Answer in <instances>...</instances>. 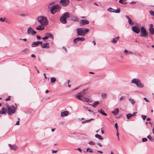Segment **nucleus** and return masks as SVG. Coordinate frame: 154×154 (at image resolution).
<instances>
[{
  "label": "nucleus",
  "instance_id": "f257e3e1",
  "mask_svg": "<svg viewBox=\"0 0 154 154\" xmlns=\"http://www.w3.org/2000/svg\"><path fill=\"white\" fill-rule=\"evenodd\" d=\"M37 21L40 24L46 26L48 24L47 18L43 16H39L37 18Z\"/></svg>",
  "mask_w": 154,
  "mask_h": 154
},
{
  "label": "nucleus",
  "instance_id": "f03ea898",
  "mask_svg": "<svg viewBox=\"0 0 154 154\" xmlns=\"http://www.w3.org/2000/svg\"><path fill=\"white\" fill-rule=\"evenodd\" d=\"M89 29L87 28H78L77 29V35L84 36L85 34L89 32Z\"/></svg>",
  "mask_w": 154,
  "mask_h": 154
},
{
  "label": "nucleus",
  "instance_id": "7ed1b4c3",
  "mask_svg": "<svg viewBox=\"0 0 154 154\" xmlns=\"http://www.w3.org/2000/svg\"><path fill=\"white\" fill-rule=\"evenodd\" d=\"M61 8V7L59 6V5L56 4L52 7H50V10L51 13L52 14H54L56 12L60 11V10Z\"/></svg>",
  "mask_w": 154,
  "mask_h": 154
},
{
  "label": "nucleus",
  "instance_id": "20e7f679",
  "mask_svg": "<svg viewBox=\"0 0 154 154\" xmlns=\"http://www.w3.org/2000/svg\"><path fill=\"white\" fill-rule=\"evenodd\" d=\"M131 82L135 84L139 88H143L144 86L143 84L141 83L140 80L139 79H134L131 81Z\"/></svg>",
  "mask_w": 154,
  "mask_h": 154
},
{
  "label": "nucleus",
  "instance_id": "39448f33",
  "mask_svg": "<svg viewBox=\"0 0 154 154\" xmlns=\"http://www.w3.org/2000/svg\"><path fill=\"white\" fill-rule=\"evenodd\" d=\"M69 17V14L66 12L63 14L60 18V22L63 23L65 24L66 23V19Z\"/></svg>",
  "mask_w": 154,
  "mask_h": 154
},
{
  "label": "nucleus",
  "instance_id": "423d86ee",
  "mask_svg": "<svg viewBox=\"0 0 154 154\" xmlns=\"http://www.w3.org/2000/svg\"><path fill=\"white\" fill-rule=\"evenodd\" d=\"M140 36L144 38H147L148 37V33L144 27L142 26L140 28Z\"/></svg>",
  "mask_w": 154,
  "mask_h": 154
},
{
  "label": "nucleus",
  "instance_id": "0eeeda50",
  "mask_svg": "<svg viewBox=\"0 0 154 154\" xmlns=\"http://www.w3.org/2000/svg\"><path fill=\"white\" fill-rule=\"evenodd\" d=\"M8 113L10 115L14 113L15 112V109H16L14 106H8L7 107Z\"/></svg>",
  "mask_w": 154,
  "mask_h": 154
},
{
  "label": "nucleus",
  "instance_id": "6e6552de",
  "mask_svg": "<svg viewBox=\"0 0 154 154\" xmlns=\"http://www.w3.org/2000/svg\"><path fill=\"white\" fill-rule=\"evenodd\" d=\"M85 90H83L82 91L78 93L75 95V96L78 100H80L82 98L81 97H82L84 95H85Z\"/></svg>",
  "mask_w": 154,
  "mask_h": 154
},
{
  "label": "nucleus",
  "instance_id": "1a4fd4ad",
  "mask_svg": "<svg viewBox=\"0 0 154 154\" xmlns=\"http://www.w3.org/2000/svg\"><path fill=\"white\" fill-rule=\"evenodd\" d=\"M36 33V32L30 26L28 28L27 31V34L28 35H35Z\"/></svg>",
  "mask_w": 154,
  "mask_h": 154
},
{
  "label": "nucleus",
  "instance_id": "9d476101",
  "mask_svg": "<svg viewBox=\"0 0 154 154\" xmlns=\"http://www.w3.org/2000/svg\"><path fill=\"white\" fill-rule=\"evenodd\" d=\"M69 2L68 0H60V3L63 7H66L69 4Z\"/></svg>",
  "mask_w": 154,
  "mask_h": 154
},
{
  "label": "nucleus",
  "instance_id": "9b49d317",
  "mask_svg": "<svg viewBox=\"0 0 154 154\" xmlns=\"http://www.w3.org/2000/svg\"><path fill=\"white\" fill-rule=\"evenodd\" d=\"M85 39L84 37H77L73 39V42L74 44H76L79 41L83 42L85 41Z\"/></svg>",
  "mask_w": 154,
  "mask_h": 154
},
{
  "label": "nucleus",
  "instance_id": "f8f14e48",
  "mask_svg": "<svg viewBox=\"0 0 154 154\" xmlns=\"http://www.w3.org/2000/svg\"><path fill=\"white\" fill-rule=\"evenodd\" d=\"M132 31L137 34L140 32V28L137 26H134L132 27Z\"/></svg>",
  "mask_w": 154,
  "mask_h": 154
},
{
  "label": "nucleus",
  "instance_id": "ddd939ff",
  "mask_svg": "<svg viewBox=\"0 0 154 154\" xmlns=\"http://www.w3.org/2000/svg\"><path fill=\"white\" fill-rule=\"evenodd\" d=\"M149 30L152 35H154V28H153L152 24H150L149 25Z\"/></svg>",
  "mask_w": 154,
  "mask_h": 154
},
{
  "label": "nucleus",
  "instance_id": "4468645a",
  "mask_svg": "<svg viewBox=\"0 0 154 154\" xmlns=\"http://www.w3.org/2000/svg\"><path fill=\"white\" fill-rule=\"evenodd\" d=\"M89 21L86 19L82 20L80 21V25L81 26L88 24L89 23Z\"/></svg>",
  "mask_w": 154,
  "mask_h": 154
},
{
  "label": "nucleus",
  "instance_id": "2eb2a0df",
  "mask_svg": "<svg viewBox=\"0 0 154 154\" xmlns=\"http://www.w3.org/2000/svg\"><path fill=\"white\" fill-rule=\"evenodd\" d=\"M44 26H45L44 25H42V24H40V25L37 26L36 27L35 29L37 30H43L45 28Z\"/></svg>",
  "mask_w": 154,
  "mask_h": 154
},
{
  "label": "nucleus",
  "instance_id": "dca6fc26",
  "mask_svg": "<svg viewBox=\"0 0 154 154\" xmlns=\"http://www.w3.org/2000/svg\"><path fill=\"white\" fill-rule=\"evenodd\" d=\"M41 47L42 48H48L50 47L49 43H46L43 44L41 46Z\"/></svg>",
  "mask_w": 154,
  "mask_h": 154
},
{
  "label": "nucleus",
  "instance_id": "f3484780",
  "mask_svg": "<svg viewBox=\"0 0 154 154\" xmlns=\"http://www.w3.org/2000/svg\"><path fill=\"white\" fill-rule=\"evenodd\" d=\"M69 114V112L68 111H64L61 113V116L62 117L65 116H67Z\"/></svg>",
  "mask_w": 154,
  "mask_h": 154
},
{
  "label": "nucleus",
  "instance_id": "a211bd4d",
  "mask_svg": "<svg viewBox=\"0 0 154 154\" xmlns=\"http://www.w3.org/2000/svg\"><path fill=\"white\" fill-rule=\"evenodd\" d=\"M124 52L125 54H134V53L133 52L130 51H128L126 49H125L124 51Z\"/></svg>",
  "mask_w": 154,
  "mask_h": 154
},
{
  "label": "nucleus",
  "instance_id": "6ab92c4d",
  "mask_svg": "<svg viewBox=\"0 0 154 154\" xmlns=\"http://www.w3.org/2000/svg\"><path fill=\"white\" fill-rule=\"evenodd\" d=\"M38 41L34 42L32 43L31 46L32 47H35L38 46Z\"/></svg>",
  "mask_w": 154,
  "mask_h": 154
},
{
  "label": "nucleus",
  "instance_id": "aec40b11",
  "mask_svg": "<svg viewBox=\"0 0 154 154\" xmlns=\"http://www.w3.org/2000/svg\"><path fill=\"white\" fill-rule=\"evenodd\" d=\"M9 146L11 149L15 150L17 148V146L14 145L9 144Z\"/></svg>",
  "mask_w": 154,
  "mask_h": 154
},
{
  "label": "nucleus",
  "instance_id": "412c9836",
  "mask_svg": "<svg viewBox=\"0 0 154 154\" xmlns=\"http://www.w3.org/2000/svg\"><path fill=\"white\" fill-rule=\"evenodd\" d=\"M45 35H47V37H48V38H50L53 39L54 38V37L53 35L50 33H47L45 34Z\"/></svg>",
  "mask_w": 154,
  "mask_h": 154
},
{
  "label": "nucleus",
  "instance_id": "4be33fe9",
  "mask_svg": "<svg viewBox=\"0 0 154 154\" xmlns=\"http://www.w3.org/2000/svg\"><path fill=\"white\" fill-rule=\"evenodd\" d=\"M99 101H96L94 102L92 104H91V105L94 108H95L96 107V105H97L99 103Z\"/></svg>",
  "mask_w": 154,
  "mask_h": 154
},
{
  "label": "nucleus",
  "instance_id": "5701e85b",
  "mask_svg": "<svg viewBox=\"0 0 154 154\" xmlns=\"http://www.w3.org/2000/svg\"><path fill=\"white\" fill-rule=\"evenodd\" d=\"M81 100L83 102H89L90 100L88 98L84 97L83 98H82L81 100Z\"/></svg>",
  "mask_w": 154,
  "mask_h": 154
},
{
  "label": "nucleus",
  "instance_id": "b1692460",
  "mask_svg": "<svg viewBox=\"0 0 154 154\" xmlns=\"http://www.w3.org/2000/svg\"><path fill=\"white\" fill-rule=\"evenodd\" d=\"M119 112V109L118 108L116 109L115 110L113 111L112 112L115 115H117Z\"/></svg>",
  "mask_w": 154,
  "mask_h": 154
},
{
  "label": "nucleus",
  "instance_id": "393cba45",
  "mask_svg": "<svg viewBox=\"0 0 154 154\" xmlns=\"http://www.w3.org/2000/svg\"><path fill=\"white\" fill-rule=\"evenodd\" d=\"M98 112L100 113L102 115H104L105 116H107V114L105 113L104 111L102 109H100V110H98Z\"/></svg>",
  "mask_w": 154,
  "mask_h": 154
},
{
  "label": "nucleus",
  "instance_id": "a878e982",
  "mask_svg": "<svg viewBox=\"0 0 154 154\" xmlns=\"http://www.w3.org/2000/svg\"><path fill=\"white\" fill-rule=\"evenodd\" d=\"M95 137L96 138H98L100 140H103V138L101 137V136L98 134H96L95 135Z\"/></svg>",
  "mask_w": 154,
  "mask_h": 154
},
{
  "label": "nucleus",
  "instance_id": "bb28decb",
  "mask_svg": "<svg viewBox=\"0 0 154 154\" xmlns=\"http://www.w3.org/2000/svg\"><path fill=\"white\" fill-rule=\"evenodd\" d=\"M147 138H148L151 141L154 142V137L153 138L150 135H148Z\"/></svg>",
  "mask_w": 154,
  "mask_h": 154
},
{
  "label": "nucleus",
  "instance_id": "cd10ccee",
  "mask_svg": "<svg viewBox=\"0 0 154 154\" xmlns=\"http://www.w3.org/2000/svg\"><path fill=\"white\" fill-rule=\"evenodd\" d=\"M129 101L133 105H134L135 103V101L132 99L129 98Z\"/></svg>",
  "mask_w": 154,
  "mask_h": 154
},
{
  "label": "nucleus",
  "instance_id": "c85d7f7f",
  "mask_svg": "<svg viewBox=\"0 0 154 154\" xmlns=\"http://www.w3.org/2000/svg\"><path fill=\"white\" fill-rule=\"evenodd\" d=\"M51 83H54L56 81V79L54 77H52L51 78Z\"/></svg>",
  "mask_w": 154,
  "mask_h": 154
},
{
  "label": "nucleus",
  "instance_id": "c756f323",
  "mask_svg": "<svg viewBox=\"0 0 154 154\" xmlns=\"http://www.w3.org/2000/svg\"><path fill=\"white\" fill-rule=\"evenodd\" d=\"M6 109L5 108V107L2 108V114H5L6 113Z\"/></svg>",
  "mask_w": 154,
  "mask_h": 154
},
{
  "label": "nucleus",
  "instance_id": "7c9ffc66",
  "mask_svg": "<svg viewBox=\"0 0 154 154\" xmlns=\"http://www.w3.org/2000/svg\"><path fill=\"white\" fill-rule=\"evenodd\" d=\"M114 10L115 9H113L112 8L110 7V8H108L107 9V11H109V12H110L114 13Z\"/></svg>",
  "mask_w": 154,
  "mask_h": 154
},
{
  "label": "nucleus",
  "instance_id": "2f4dec72",
  "mask_svg": "<svg viewBox=\"0 0 154 154\" xmlns=\"http://www.w3.org/2000/svg\"><path fill=\"white\" fill-rule=\"evenodd\" d=\"M127 116V118L128 119H130L131 118L132 116L131 114L129 113L126 115Z\"/></svg>",
  "mask_w": 154,
  "mask_h": 154
},
{
  "label": "nucleus",
  "instance_id": "473e14b6",
  "mask_svg": "<svg viewBox=\"0 0 154 154\" xmlns=\"http://www.w3.org/2000/svg\"><path fill=\"white\" fill-rule=\"evenodd\" d=\"M128 22L129 24L131 25V26H132L134 24V23L132 21V20H131V19H129L128 20Z\"/></svg>",
  "mask_w": 154,
  "mask_h": 154
},
{
  "label": "nucleus",
  "instance_id": "72a5a7b5",
  "mask_svg": "<svg viewBox=\"0 0 154 154\" xmlns=\"http://www.w3.org/2000/svg\"><path fill=\"white\" fill-rule=\"evenodd\" d=\"M117 40L115 38H113L112 40L111 41V42L112 43L115 44L117 42Z\"/></svg>",
  "mask_w": 154,
  "mask_h": 154
},
{
  "label": "nucleus",
  "instance_id": "f704fd0d",
  "mask_svg": "<svg viewBox=\"0 0 154 154\" xmlns=\"http://www.w3.org/2000/svg\"><path fill=\"white\" fill-rule=\"evenodd\" d=\"M120 12V11L119 8H117V9L116 10H114V13H119Z\"/></svg>",
  "mask_w": 154,
  "mask_h": 154
},
{
  "label": "nucleus",
  "instance_id": "c9c22d12",
  "mask_svg": "<svg viewBox=\"0 0 154 154\" xmlns=\"http://www.w3.org/2000/svg\"><path fill=\"white\" fill-rule=\"evenodd\" d=\"M88 150H89V151H88V152H91V153H92L93 152V151L92 150V149H91L90 148H87V149H86V151L87 152H88Z\"/></svg>",
  "mask_w": 154,
  "mask_h": 154
},
{
  "label": "nucleus",
  "instance_id": "e433bc0d",
  "mask_svg": "<svg viewBox=\"0 0 154 154\" xmlns=\"http://www.w3.org/2000/svg\"><path fill=\"white\" fill-rule=\"evenodd\" d=\"M88 144L91 145H94L95 144V143L93 141H90L88 143Z\"/></svg>",
  "mask_w": 154,
  "mask_h": 154
},
{
  "label": "nucleus",
  "instance_id": "4c0bfd02",
  "mask_svg": "<svg viewBox=\"0 0 154 154\" xmlns=\"http://www.w3.org/2000/svg\"><path fill=\"white\" fill-rule=\"evenodd\" d=\"M101 97L103 99L105 98L106 97V95L105 94H103L101 95Z\"/></svg>",
  "mask_w": 154,
  "mask_h": 154
},
{
  "label": "nucleus",
  "instance_id": "58836bf2",
  "mask_svg": "<svg viewBox=\"0 0 154 154\" xmlns=\"http://www.w3.org/2000/svg\"><path fill=\"white\" fill-rule=\"evenodd\" d=\"M149 13L152 16L154 17V11L152 10H150L149 11Z\"/></svg>",
  "mask_w": 154,
  "mask_h": 154
},
{
  "label": "nucleus",
  "instance_id": "ea45409f",
  "mask_svg": "<svg viewBox=\"0 0 154 154\" xmlns=\"http://www.w3.org/2000/svg\"><path fill=\"white\" fill-rule=\"evenodd\" d=\"M148 140L146 138H143L142 139V142H146Z\"/></svg>",
  "mask_w": 154,
  "mask_h": 154
},
{
  "label": "nucleus",
  "instance_id": "a19ab883",
  "mask_svg": "<svg viewBox=\"0 0 154 154\" xmlns=\"http://www.w3.org/2000/svg\"><path fill=\"white\" fill-rule=\"evenodd\" d=\"M5 18H3L2 17H1L0 18V21H1L2 22H5Z\"/></svg>",
  "mask_w": 154,
  "mask_h": 154
},
{
  "label": "nucleus",
  "instance_id": "79ce46f5",
  "mask_svg": "<svg viewBox=\"0 0 154 154\" xmlns=\"http://www.w3.org/2000/svg\"><path fill=\"white\" fill-rule=\"evenodd\" d=\"M141 117L143 120H145L146 118V116L145 115H142L141 116Z\"/></svg>",
  "mask_w": 154,
  "mask_h": 154
},
{
  "label": "nucleus",
  "instance_id": "37998d69",
  "mask_svg": "<svg viewBox=\"0 0 154 154\" xmlns=\"http://www.w3.org/2000/svg\"><path fill=\"white\" fill-rule=\"evenodd\" d=\"M125 99V97L124 96L121 97L120 98V100H123Z\"/></svg>",
  "mask_w": 154,
  "mask_h": 154
},
{
  "label": "nucleus",
  "instance_id": "c03bdc74",
  "mask_svg": "<svg viewBox=\"0 0 154 154\" xmlns=\"http://www.w3.org/2000/svg\"><path fill=\"white\" fill-rule=\"evenodd\" d=\"M89 120H88L83 121L82 122V124L85 123L87 122H89Z\"/></svg>",
  "mask_w": 154,
  "mask_h": 154
},
{
  "label": "nucleus",
  "instance_id": "a18cd8bd",
  "mask_svg": "<svg viewBox=\"0 0 154 154\" xmlns=\"http://www.w3.org/2000/svg\"><path fill=\"white\" fill-rule=\"evenodd\" d=\"M11 99V96H9L5 100L6 101H8L9 100Z\"/></svg>",
  "mask_w": 154,
  "mask_h": 154
},
{
  "label": "nucleus",
  "instance_id": "49530a36",
  "mask_svg": "<svg viewBox=\"0 0 154 154\" xmlns=\"http://www.w3.org/2000/svg\"><path fill=\"white\" fill-rule=\"evenodd\" d=\"M115 126L116 128V129H117V130L118 129V126L117 125V123H116L115 124Z\"/></svg>",
  "mask_w": 154,
  "mask_h": 154
},
{
  "label": "nucleus",
  "instance_id": "de8ad7c7",
  "mask_svg": "<svg viewBox=\"0 0 154 154\" xmlns=\"http://www.w3.org/2000/svg\"><path fill=\"white\" fill-rule=\"evenodd\" d=\"M42 39L43 40H46L48 39V37H47V35H46L45 37L42 38Z\"/></svg>",
  "mask_w": 154,
  "mask_h": 154
},
{
  "label": "nucleus",
  "instance_id": "09e8293b",
  "mask_svg": "<svg viewBox=\"0 0 154 154\" xmlns=\"http://www.w3.org/2000/svg\"><path fill=\"white\" fill-rule=\"evenodd\" d=\"M77 150L79 151L80 152H82V149L80 148H79L78 149H76Z\"/></svg>",
  "mask_w": 154,
  "mask_h": 154
},
{
  "label": "nucleus",
  "instance_id": "8fccbe9b",
  "mask_svg": "<svg viewBox=\"0 0 154 154\" xmlns=\"http://www.w3.org/2000/svg\"><path fill=\"white\" fill-rule=\"evenodd\" d=\"M62 48L66 52H67V49L65 47L63 46L62 47Z\"/></svg>",
  "mask_w": 154,
  "mask_h": 154
},
{
  "label": "nucleus",
  "instance_id": "3c124183",
  "mask_svg": "<svg viewBox=\"0 0 154 154\" xmlns=\"http://www.w3.org/2000/svg\"><path fill=\"white\" fill-rule=\"evenodd\" d=\"M20 125L19 120L15 124L16 125Z\"/></svg>",
  "mask_w": 154,
  "mask_h": 154
},
{
  "label": "nucleus",
  "instance_id": "603ef678",
  "mask_svg": "<svg viewBox=\"0 0 154 154\" xmlns=\"http://www.w3.org/2000/svg\"><path fill=\"white\" fill-rule=\"evenodd\" d=\"M137 113V112H134V113H133V114H131L132 116H135V115Z\"/></svg>",
  "mask_w": 154,
  "mask_h": 154
},
{
  "label": "nucleus",
  "instance_id": "864d4df0",
  "mask_svg": "<svg viewBox=\"0 0 154 154\" xmlns=\"http://www.w3.org/2000/svg\"><path fill=\"white\" fill-rule=\"evenodd\" d=\"M36 37H37V39H38V40H40L41 39V37L40 36H38V35H37L36 36Z\"/></svg>",
  "mask_w": 154,
  "mask_h": 154
},
{
  "label": "nucleus",
  "instance_id": "5fc2aeb1",
  "mask_svg": "<svg viewBox=\"0 0 154 154\" xmlns=\"http://www.w3.org/2000/svg\"><path fill=\"white\" fill-rule=\"evenodd\" d=\"M144 100H145L147 102H149V101L148 100L146 97H144Z\"/></svg>",
  "mask_w": 154,
  "mask_h": 154
},
{
  "label": "nucleus",
  "instance_id": "6e6d98bb",
  "mask_svg": "<svg viewBox=\"0 0 154 154\" xmlns=\"http://www.w3.org/2000/svg\"><path fill=\"white\" fill-rule=\"evenodd\" d=\"M126 18L128 19V20L129 19H130V17H129V16L128 15H126L125 16Z\"/></svg>",
  "mask_w": 154,
  "mask_h": 154
},
{
  "label": "nucleus",
  "instance_id": "4d7b16f0",
  "mask_svg": "<svg viewBox=\"0 0 154 154\" xmlns=\"http://www.w3.org/2000/svg\"><path fill=\"white\" fill-rule=\"evenodd\" d=\"M52 153H56L57 152V151L52 150Z\"/></svg>",
  "mask_w": 154,
  "mask_h": 154
},
{
  "label": "nucleus",
  "instance_id": "13d9d810",
  "mask_svg": "<svg viewBox=\"0 0 154 154\" xmlns=\"http://www.w3.org/2000/svg\"><path fill=\"white\" fill-rule=\"evenodd\" d=\"M97 144L100 147H102V145L100 143H97Z\"/></svg>",
  "mask_w": 154,
  "mask_h": 154
},
{
  "label": "nucleus",
  "instance_id": "bf43d9fd",
  "mask_svg": "<svg viewBox=\"0 0 154 154\" xmlns=\"http://www.w3.org/2000/svg\"><path fill=\"white\" fill-rule=\"evenodd\" d=\"M75 21L76 22V21H79V19L78 17H75Z\"/></svg>",
  "mask_w": 154,
  "mask_h": 154
},
{
  "label": "nucleus",
  "instance_id": "052dcab7",
  "mask_svg": "<svg viewBox=\"0 0 154 154\" xmlns=\"http://www.w3.org/2000/svg\"><path fill=\"white\" fill-rule=\"evenodd\" d=\"M20 15L22 17H25L26 15L24 14H21Z\"/></svg>",
  "mask_w": 154,
  "mask_h": 154
},
{
  "label": "nucleus",
  "instance_id": "680f3d73",
  "mask_svg": "<svg viewBox=\"0 0 154 154\" xmlns=\"http://www.w3.org/2000/svg\"><path fill=\"white\" fill-rule=\"evenodd\" d=\"M38 43L39 45H42V42H38Z\"/></svg>",
  "mask_w": 154,
  "mask_h": 154
},
{
  "label": "nucleus",
  "instance_id": "e2e57ef3",
  "mask_svg": "<svg viewBox=\"0 0 154 154\" xmlns=\"http://www.w3.org/2000/svg\"><path fill=\"white\" fill-rule=\"evenodd\" d=\"M31 56L32 58H34L35 57V55L33 54H31Z\"/></svg>",
  "mask_w": 154,
  "mask_h": 154
},
{
  "label": "nucleus",
  "instance_id": "0e129e2a",
  "mask_svg": "<svg viewBox=\"0 0 154 154\" xmlns=\"http://www.w3.org/2000/svg\"><path fill=\"white\" fill-rule=\"evenodd\" d=\"M20 40H23L24 41H26L27 40V39L26 38H24V39H23L20 38Z\"/></svg>",
  "mask_w": 154,
  "mask_h": 154
},
{
  "label": "nucleus",
  "instance_id": "69168bd1",
  "mask_svg": "<svg viewBox=\"0 0 154 154\" xmlns=\"http://www.w3.org/2000/svg\"><path fill=\"white\" fill-rule=\"evenodd\" d=\"M148 123H149V124H150L151 125V126L152 125V124H153V122H149Z\"/></svg>",
  "mask_w": 154,
  "mask_h": 154
},
{
  "label": "nucleus",
  "instance_id": "338daca9",
  "mask_svg": "<svg viewBox=\"0 0 154 154\" xmlns=\"http://www.w3.org/2000/svg\"><path fill=\"white\" fill-rule=\"evenodd\" d=\"M43 75H44V76H45V79H47V77H46V75L45 74V73H44V74H43Z\"/></svg>",
  "mask_w": 154,
  "mask_h": 154
},
{
  "label": "nucleus",
  "instance_id": "774afa93",
  "mask_svg": "<svg viewBox=\"0 0 154 154\" xmlns=\"http://www.w3.org/2000/svg\"><path fill=\"white\" fill-rule=\"evenodd\" d=\"M115 38L116 40L117 41L119 39V36H118L117 37Z\"/></svg>",
  "mask_w": 154,
  "mask_h": 154
}]
</instances>
